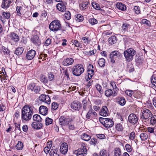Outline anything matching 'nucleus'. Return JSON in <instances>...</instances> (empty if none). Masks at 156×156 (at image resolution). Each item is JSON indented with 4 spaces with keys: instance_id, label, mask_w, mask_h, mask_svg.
Masks as SVG:
<instances>
[{
    "instance_id": "412c9836",
    "label": "nucleus",
    "mask_w": 156,
    "mask_h": 156,
    "mask_svg": "<svg viewBox=\"0 0 156 156\" xmlns=\"http://www.w3.org/2000/svg\"><path fill=\"white\" fill-rule=\"evenodd\" d=\"M57 9L59 11L63 12L66 9V7L63 2L58 3L56 5Z\"/></svg>"
},
{
    "instance_id": "4be33fe9",
    "label": "nucleus",
    "mask_w": 156,
    "mask_h": 156,
    "mask_svg": "<svg viewBox=\"0 0 156 156\" xmlns=\"http://www.w3.org/2000/svg\"><path fill=\"white\" fill-rule=\"evenodd\" d=\"M9 37L12 40L16 42L18 41L20 39L18 35L14 32H12L10 34Z\"/></svg>"
},
{
    "instance_id": "7c9ffc66",
    "label": "nucleus",
    "mask_w": 156,
    "mask_h": 156,
    "mask_svg": "<svg viewBox=\"0 0 156 156\" xmlns=\"http://www.w3.org/2000/svg\"><path fill=\"white\" fill-rule=\"evenodd\" d=\"M81 138L84 140L88 141L90 139L91 137L87 133H83L81 135Z\"/></svg>"
},
{
    "instance_id": "774afa93",
    "label": "nucleus",
    "mask_w": 156,
    "mask_h": 156,
    "mask_svg": "<svg viewBox=\"0 0 156 156\" xmlns=\"http://www.w3.org/2000/svg\"><path fill=\"white\" fill-rule=\"evenodd\" d=\"M97 142V140L95 138H92L91 139L90 143L91 145H94L96 144Z\"/></svg>"
},
{
    "instance_id": "f8f14e48",
    "label": "nucleus",
    "mask_w": 156,
    "mask_h": 156,
    "mask_svg": "<svg viewBox=\"0 0 156 156\" xmlns=\"http://www.w3.org/2000/svg\"><path fill=\"white\" fill-rule=\"evenodd\" d=\"M39 98L41 101L44 102L48 104H49L51 103L50 98L48 95L42 94L40 96Z\"/></svg>"
},
{
    "instance_id": "58836bf2",
    "label": "nucleus",
    "mask_w": 156,
    "mask_h": 156,
    "mask_svg": "<svg viewBox=\"0 0 156 156\" xmlns=\"http://www.w3.org/2000/svg\"><path fill=\"white\" fill-rule=\"evenodd\" d=\"M116 41V37L115 36H111L108 39L109 43L112 44L115 43Z\"/></svg>"
},
{
    "instance_id": "de8ad7c7",
    "label": "nucleus",
    "mask_w": 156,
    "mask_h": 156,
    "mask_svg": "<svg viewBox=\"0 0 156 156\" xmlns=\"http://www.w3.org/2000/svg\"><path fill=\"white\" fill-rule=\"evenodd\" d=\"M53 122V119L49 117H47L45 119V124L46 126H48L51 124Z\"/></svg>"
},
{
    "instance_id": "c9c22d12",
    "label": "nucleus",
    "mask_w": 156,
    "mask_h": 156,
    "mask_svg": "<svg viewBox=\"0 0 156 156\" xmlns=\"http://www.w3.org/2000/svg\"><path fill=\"white\" fill-rule=\"evenodd\" d=\"M114 154L113 156H120L121 154V150L119 148H115L114 151Z\"/></svg>"
},
{
    "instance_id": "a19ab883",
    "label": "nucleus",
    "mask_w": 156,
    "mask_h": 156,
    "mask_svg": "<svg viewBox=\"0 0 156 156\" xmlns=\"http://www.w3.org/2000/svg\"><path fill=\"white\" fill-rule=\"evenodd\" d=\"M150 123L151 125L154 126L156 125V115H153L151 116L150 119Z\"/></svg>"
},
{
    "instance_id": "dca6fc26",
    "label": "nucleus",
    "mask_w": 156,
    "mask_h": 156,
    "mask_svg": "<svg viewBox=\"0 0 156 156\" xmlns=\"http://www.w3.org/2000/svg\"><path fill=\"white\" fill-rule=\"evenodd\" d=\"M92 108H90L87 114L86 117L87 119H90L91 118H93L96 116L97 114L95 112H93Z\"/></svg>"
},
{
    "instance_id": "5701e85b",
    "label": "nucleus",
    "mask_w": 156,
    "mask_h": 156,
    "mask_svg": "<svg viewBox=\"0 0 156 156\" xmlns=\"http://www.w3.org/2000/svg\"><path fill=\"white\" fill-rule=\"evenodd\" d=\"M90 67H92L91 69H88L87 70L88 73V77H87V79H88L89 80L90 79H91L92 76L94 74V70L93 69H94L93 66V65H90ZM87 81H88L87 80Z\"/></svg>"
},
{
    "instance_id": "49530a36",
    "label": "nucleus",
    "mask_w": 156,
    "mask_h": 156,
    "mask_svg": "<svg viewBox=\"0 0 156 156\" xmlns=\"http://www.w3.org/2000/svg\"><path fill=\"white\" fill-rule=\"evenodd\" d=\"M125 148L126 151L128 152H130L133 150V148L129 144H126L125 145Z\"/></svg>"
},
{
    "instance_id": "6e6552de",
    "label": "nucleus",
    "mask_w": 156,
    "mask_h": 156,
    "mask_svg": "<svg viewBox=\"0 0 156 156\" xmlns=\"http://www.w3.org/2000/svg\"><path fill=\"white\" fill-rule=\"evenodd\" d=\"M70 106L71 108L73 110L79 111L81 107V105L79 101H75L71 104Z\"/></svg>"
},
{
    "instance_id": "37998d69",
    "label": "nucleus",
    "mask_w": 156,
    "mask_h": 156,
    "mask_svg": "<svg viewBox=\"0 0 156 156\" xmlns=\"http://www.w3.org/2000/svg\"><path fill=\"white\" fill-rule=\"evenodd\" d=\"M113 92L112 90L108 89L105 91V94L107 97H109L111 95L112 96Z\"/></svg>"
},
{
    "instance_id": "a878e982",
    "label": "nucleus",
    "mask_w": 156,
    "mask_h": 156,
    "mask_svg": "<svg viewBox=\"0 0 156 156\" xmlns=\"http://www.w3.org/2000/svg\"><path fill=\"white\" fill-rule=\"evenodd\" d=\"M88 100L89 99L86 98L82 101V106L84 110H86L87 108L88 105L89 104V102L88 101Z\"/></svg>"
},
{
    "instance_id": "72a5a7b5",
    "label": "nucleus",
    "mask_w": 156,
    "mask_h": 156,
    "mask_svg": "<svg viewBox=\"0 0 156 156\" xmlns=\"http://www.w3.org/2000/svg\"><path fill=\"white\" fill-rule=\"evenodd\" d=\"M2 72H0V74H1L0 76V78L1 80H5L6 79V76H5L6 75V73L4 68H2Z\"/></svg>"
},
{
    "instance_id": "8fccbe9b",
    "label": "nucleus",
    "mask_w": 156,
    "mask_h": 156,
    "mask_svg": "<svg viewBox=\"0 0 156 156\" xmlns=\"http://www.w3.org/2000/svg\"><path fill=\"white\" fill-rule=\"evenodd\" d=\"M58 105L57 102H53L51 104V109L53 110H56L58 107Z\"/></svg>"
},
{
    "instance_id": "0e129e2a",
    "label": "nucleus",
    "mask_w": 156,
    "mask_h": 156,
    "mask_svg": "<svg viewBox=\"0 0 156 156\" xmlns=\"http://www.w3.org/2000/svg\"><path fill=\"white\" fill-rule=\"evenodd\" d=\"M41 89V87L39 86H35L33 91L36 93H39Z\"/></svg>"
},
{
    "instance_id": "69168bd1",
    "label": "nucleus",
    "mask_w": 156,
    "mask_h": 156,
    "mask_svg": "<svg viewBox=\"0 0 156 156\" xmlns=\"http://www.w3.org/2000/svg\"><path fill=\"white\" fill-rule=\"evenodd\" d=\"M51 40L48 38L46 40L44 45L46 46H48L51 44Z\"/></svg>"
},
{
    "instance_id": "13d9d810",
    "label": "nucleus",
    "mask_w": 156,
    "mask_h": 156,
    "mask_svg": "<svg viewBox=\"0 0 156 156\" xmlns=\"http://www.w3.org/2000/svg\"><path fill=\"white\" fill-rule=\"evenodd\" d=\"M116 129L118 131H122L123 129L122 125L120 123L116 125Z\"/></svg>"
},
{
    "instance_id": "20e7f679",
    "label": "nucleus",
    "mask_w": 156,
    "mask_h": 156,
    "mask_svg": "<svg viewBox=\"0 0 156 156\" xmlns=\"http://www.w3.org/2000/svg\"><path fill=\"white\" fill-rule=\"evenodd\" d=\"M84 71L83 66L81 64H78L74 66L73 68L72 72L73 75L78 76L83 73Z\"/></svg>"
},
{
    "instance_id": "bf43d9fd",
    "label": "nucleus",
    "mask_w": 156,
    "mask_h": 156,
    "mask_svg": "<svg viewBox=\"0 0 156 156\" xmlns=\"http://www.w3.org/2000/svg\"><path fill=\"white\" fill-rule=\"evenodd\" d=\"M35 86V83H30L28 86V89L29 90H30L31 91H33Z\"/></svg>"
},
{
    "instance_id": "a211bd4d",
    "label": "nucleus",
    "mask_w": 156,
    "mask_h": 156,
    "mask_svg": "<svg viewBox=\"0 0 156 156\" xmlns=\"http://www.w3.org/2000/svg\"><path fill=\"white\" fill-rule=\"evenodd\" d=\"M108 109L107 107L104 106L102 107L99 113L100 115L103 116H106L108 115Z\"/></svg>"
},
{
    "instance_id": "4c0bfd02",
    "label": "nucleus",
    "mask_w": 156,
    "mask_h": 156,
    "mask_svg": "<svg viewBox=\"0 0 156 156\" xmlns=\"http://www.w3.org/2000/svg\"><path fill=\"white\" fill-rule=\"evenodd\" d=\"M98 64L100 67H104L105 64V59L103 58H100L98 60Z\"/></svg>"
},
{
    "instance_id": "338daca9",
    "label": "nucleus",
    "mask_w": 156,
    "mask_h": 156,
    "mask_svg": "<svg viewBox=\"0 0 156 156\" xmlns=\"http://www.w3.org/2000/svg\"><path fill=\"white\" fill-rule=\"evenodd\" d=\"M151 82L153 85L156 86V77L153 78V76H152L151 79Z\"/></svg>"
},
{
    "instance_id": "f03ea898",
    "label": "nucleus",
    "mask_w": 156,
    "mask_h": 156,
    "mask_svg": "<svg viewBox=\"0 0 156 156\" xmlns=\"http://www.w3.org/2000/svg\"><path fill=\"white\" fill-rule=\"evenodd\" d=\"M136 53L135 50L132 48H129L124 51V55L126 61L127 62L131 61Z\"/></svg>"
},
{
    "instance_id": "6ab92c4d",
    "label": "nucleus",
    "mask_w": 156,
    "mask_h": 156,
    "mask_svg": "<svg viewBox=\"0 0 156 156\" xmlns=\"http://www.w3.org/2000/svg\"><path fill=\"white\" fill-rule=\"evenodd\" d=\"M50 156H59V152L58 149L55 147H52L49 153Z\"/></svg>"
},
{
    "instance_id": "09e8293b",
    "label": "nucleus",
    "mask_w": 156,
    "mask_h": 156,
    "mask_svg": "<svg viewBox=\"0 0 156 156\" xmlns=\"http://www.w3.org/2000/svg\"><path fill=\"white\" fill-rule=\"evenodd\" d=\"M2 15L5 18L7 19H9L10 16V14L9 12H3L2 13Z\"/></svg>"
},
{
    "instance_id": "393cba45",
    "label": "nucleus",
    "mask_w": 156,
    "mask_h": 156,
    "mask_svg": "<svg viewBox=\"0 0 156 156\" xmlns=\"http://www.w3.org/2000/svg\"><path fill=\"white\" fill-rule=\"evenodd\" d=\"M116 6L118 9L122 11H125L126 9V5L121 2L117 3L116 4Z\"/></svg>"
},
{
    "instance_id": "f704fd0d",
    "label": "nucleus",
    "mask_w": 156,
    "mask_h": 156,
    "mask_svg": "<svg viewBox=\"0 0 156 156\" xmlns=\"http://www.w3.org/2000/svg\"><path fill=\"white\" fill-rule=\"evenodd\" d=\"M75 20L77 22H80L83 20V16L80 14H77L75 16Z\"/></svg>"
},
{
    "instance_id": "680f3d73",
    "label": "nucleus",
    "mask_w": 156,
    "mask_h": 156,
    "mask_svg": "<svg viewBox=\"0 0 156 156\" xmlns=\"http://www.w3.org/2000/svg\"><path fill=\"white\" fill-rule=\"evenodd\" d=\"M134 10L136 14H139L140 13V7L137 6H135L134 8Z\"/></svg>"
},
{
    "instance_id": "1a4fd4ad",
    "label": "nucleus",
    "mask_w": 156,
    "mask_h": 156,
    "mask_svg": "<svg viewBox=\"0 0 156 156\" xmlns=\"http://www.w3.org/2000/svg\"><path fill=\"white\" fill-rule=\"evenodd\" d=\"M70 120V118L61 116L59 119V124L62 126H65Z\"/></svg>"
},
{
    "instance_id": "39448f33",
    "label": "nucleus",
    "mask_w": 156,
    "mask_h": 156,
    "mask_svg": "<svg viewBox=\"0 0 156 156\" xmlns=\"http://www.w3.org/2000/svg\"><path fill=\"white\" fill-rule=\"evenodd\" d=\"M152 115V113L150 110L144 108L142 112L141 118L143 121L146 122L149 120V117Z\"/></svg>"
},
{
    "instance_id": "4468645a",
    "label": "nucleus",
    "mask_w": 156,
    "mask_h": 156,
    "mask_svg": "<svg viewBox=\"0 0 156 156\" xmlns=\"http://www.w3.org/2000/svg\"><path fill=\"white\" fill-rule=\"evenodd\" d=\"M13 1V0H2L1 7L7 9L10 6V4Z\"/></svg>"
},
{
    "instance_id": "2eb2a0df",
    "label": "nucleus",
    "mask_w": 156,
    "mask_h": 156,
    "mask_svg": "<svg viewBox=\"0 0 156 156\" xmlns=\"http://www.w3.org/2000/svg\"><path fill=\"white\" fill-rule=\"evenodd\" d=\"M105 121L104 122V123L103 124L104 126L107 128H109L112 127L113 126L114 122L110 119L108 118H106Z\"/></svg>"
},
{
    "instance_id": "473e14b6",
    "label": "nucleus",
    "mask_w": 156,
    "mask_h": 156,
    "mask_svg": "<svg viewBox=\"0 0 156 156\" xmlns=\"http://www.w3.org/2000/svg\"><path fill=\"white\" fill-rule=\"evenodd\" d=\"M140 136L142 141L146 140L148 137L147 133L145 132L141 133Z\"/></svg>"
},
{
    "instance_id": "2f4dec72",
    "label": "nucleus",
    "mask_w": 156,
    "mask_h": 156,
    "mask_svg": "<svg viewBox=\"0 0 156 156\" xmlns=\"http://www.w3.org/2000/svg\"><path fill=\"white\" fill-rule=\"evenodd\" d=\"M40 81L44 84L47 83L48 81L47 77L43 74L41 75L40 76Z\"/></svg>"
},
{
    "instance_id": "0eeeda50",
    "label": "nucleus",
    "mask_w": 156,
    "mask_h": 156,
    "mask_svg": "<svg viewBox=\"0 0 156 156\" xmlns=\"http://www.w3.org/2000/svg\"><path fill=\"white\" fill-rule=\"evenodd\" d=\"M121 55V53L117 51H112L110 55L111 62L113 63H115V60L120 57Z\"/></svg>"
},
{
    "instance_id": "603ef678",
    "label": "nucleus",
    "mask_w": 156,
    "mask_h": 156,
    "mask_svg": "<svg viewBox=\"0 0 156 156\" xmlns=\"http://www.w3.org/2000/svg\"><path fill=\"white\" fill-rule=\"evenodd\" d=\"M96 87L97 90L101 94H103V91L102 90V87L99 84H97L96 85Z\"/></svg>"
},
{
    "instance_id": "a18cd8bd",
    "label": "nucleus",
    "mask_w": 156,
    "mask_h": 156,
    "mask_svg": "<svg viewBox=\"0 0 156 156\" xmlns=\"http://www.w3.org/2000/svg\"><path fill=\"white\" fill-rule=\"evenodd\" d=\"M16 147L18 150H21L23 147V144L21 141H19L16 145Z\"/></svg>"
},
{
    "instance_id": "6e6d98bb",
    "label": "nucleus",
    "mask_w": 156,
    "mask_h": 156,
    "mask_svg": "<svg viewBox=\"0 0 156 156\" xmlns=\"http://www.w3.org/2000/svg\"><path fill=\"white\" fill-rule=\"evenodd\" d=\"M125 93L127 95L131 97L133 94V91L132 90H126Z\"/></svg>"
},
{
    "instance_id": "e2e57ef3",
    "label": "nucleus",
    "mask_w": 156,
    "mask_h": 156,
    "mask_svg": "<svg viewBox=\"0 0 156 156\" xmlns=\"http://www.w3.org/2000/svg\"><path fill=\"white\" fill-rule=\"evenodd\" d=\"M92 5L93 7L96 10H99L100 9L99 5L98 3H92Z\"/></svg>"
},
{
    "instance_id": "c03bdc74",
    "label": "nucleus",
    "mask_w": 156,
    "mask_h": 156,
    "mask_svg": "<svg viewBox=\"0 0 156 156\" xmlns=\"http://www.w3.org/2000/svg\"><path fill=\"white\" fill-rule=\"evenodd\" d=\"M32 41L35 44H38V43L39 42V37L37 35L34 36L32 38Z\"/></svg>"
},
{
    "instance_id": "e433bc0d",
    "label": "nucleus",
    "mask_w": 156,
    "mask_h": 156,
    "mask_svg": "<svg viewBox=\"0 0 156 156\" xmlns=\"http://www.w3.org/2000/svg\"><path fill=\"white\" fill-rule=\"evenodd\" d=\"M33 119L34 121L37 122H41L42 119L40 115L37 114L34 115L33 116Z\"/></svg>"
},
{
    "instance_id": "9b49d317",
    "label": "nucleus",
    "mask_w": 156,
    "mask_h": 156,
    "mask_svg": "<svg viewBox=\"0 0 156 156\" xmlns=\"http://www.w3.org/2000/svg\"><path fill=\"white\" fill-rule=\"evenodd\" d=\"M60 151L62 154H65L68 151V145L66 143H62L60 146Z\"/></svg>"
},
{
    "instance_id": "7ed1b4c3",
    "label": "nucleus",
    "mask_w": 156,
    "mask_h": 156,
    "mask_svg": "<svg viewBox=\"0 0 156 156\" xmlns=\"http://www.w3.org/2000/svg\"><path fill=\"white\" fill-rule=\"evenodd\" d=\"M49 28L51 31L54 32L60 30L62 28L60 21L58 20L53 21L49 24Z\"/></svg>"
},
{
    "instance_id": "423d86ee",
    "label": "nucleus",
    "mask_w": 156,
    "mask_h": 156,
    "mask_svg": "<svg viewBox=\"0 0 156 156\" xmlns=\"http://www.w3.org/2000/svg\"><path fill=\"white\" fill-rule=\"evenodd\" d=\"M128 120L131 124L135 125L138 122V118L135 114L131 113L128 116Z\"/></svg>"
},
{
    "instance_id": "cd10ccee",
    "label": "nucleus",
    "mask_w": 156,
    "mask_h": 156,
    "mask_svg": "<svg viewBox=\"0 0 156 156\" xmlns=\"http://www.w3.org/2000/svg\"><path fill=\"white\" fill-rule=\"evenodd\" d=\"M88 1L83 2L80 4L79 6L81 10H84L87 9V6L88 4Z\"/></svg>"
},
{
    "instance_id": "3c124183",
    "label": "nucleus",
    "mask_w": 156,
    "mask_h": 156,
    "mask_svg": "<svg viewBox=\"0 0 156 156\" xmlns=\"http://www.w3.org/2000/svg\"><path fill=\"white\" fill-rule=\"evenodd\" d=\"M113 84L114 85V87H113L114 89V92L113 94H112V96L115 97L117 95V91L119 90V89L116 87L115 83H113Z\"/></svg>"
},
{
    "instance_id": "f257e3e1",
    "label": "nucleus",
    "mask_w": 156,
    "mask_h": 156,
    "mask_svg": "<svg viewBox=\"0 0 156 156\" xmlns=\"http://www.w3.org/2000/svg\"><path fill=\"white\" fill-rule=\"evenodd\" d=\"M34 108L28 105H25L22 108L21 119L23 121H28L31 119L34 113Z\"/></svg>"
},
{
    "instance_id": "b1692460",
    "label": "nucleus",
    "mask_w": 156,
    "mask_h": 156,
    "mask_svg": "<svg viewBox=\"0 0 156 156\" xmlns=\"http://www.w3.org/2000/svg\"><path fill=\"white\" fill-rule=\"evenodd\" d=\"M42 124L41 123L33 122L31 124L32 127L34 129H39L42 127Z\"/></svg>"
},
{
    "instance_id": "ea45409f",
    "label": "nucleus",
    "mask_w": 156,
    "mask_h": 156,
    "mask_svg": "<svg viewBox=\"0 0 156 156\" xmlns=\"http://www.w3.org/2000/svg\"><path fill=\"white\" fill-rule=\"evenodd\" d=\"M1 50V51L4 53V55H9L10 52L8 48H6L4 46H2V47Z\"/></svg>"
},
{
    "instance_id": "052dcab7",
    "label": "nucleus",
    "mask_w": 156,
    "mask_h": 156,
    "mask_svg": "<svg viewBox=\"0 0 156 156\" xmlns=\"http://www.w3.org/2000/svg\"><path fill=\"white\" fill-rule=\"evenodd\" d=\"M130 25L126 23H124L123 24L122 27V29L124 31H127L128 30V28Z\"/></svg>"
},
{
    "instance_id": "864d4df0",
    "label": "nucleus",
    "mask_w": 156,
    "mask_h": 156,
    "mask_svg": "<svg viewBox=\"0 0 156 156\" xmlns=\"http://www.w3.org/2000/svg\"><path fill=\"white\" fill-rule=\"evenodd\" d=\"M89 22L92 25H95L98 23L97 20L94 18L90 19Z\"/></svg>"
},
{
    "instance_id": "5fc2aeb1",
    "label": "nucleus",
    "mask_w": 156,
    "mask_h": 156,
    "mask_svg": "<svg viewBox=\"0 0 156 156\" xmlns=\"http://www.w3.org/2000/svg\"><path fill=\"white\" fill-rule=\"evenodd\" d=\"M64 16L66 19L67 20H69L71 19V14L69 11L66 12L64 14Z\"/></svg>"
},
{
    "instance_id": "c756f323",
    "label": "nucleus",
    "mask_w": 156,
    "mask_h": 156,
    "mask_svg": "<svg viewBox=\"0 0 156 156\" xmlns=\"http://www.w3.org/2000/svg\"><path fill=\"white\" fill-rule=\"evenodd\" d=\"M23 51L24 48L23 47H19L16 48L15 53L17 55H20L23 53Z\"/></svg>"
},
{
    "instance_id": "9d476101",
    "label": "nucleus",
    "mask_w": 156,
    "mask_h": 156,
    "mask_svg": "<svg viewBox=\"0 0 156 156\" xmlns=\"http://www.w3.org/2000/svg\"><path fill=\"white\" fill-rule=\"evenodd\" d=\"M36 54V51L34 50L28 51L26 55V58L29 60L32 59Z\"/></svg>"
},
{
    "instance_id": "f3484780",
    "label": "nucleus",
    "mask_w": 156,
    "mask_h": 156,
    "mask_svg": "<svg viewBox=\"0 0 156 156\" xmlns=\"http://www.w3.org/2000/svg\"><path fill=\"white\" fill-rule=\"evenodd\" d=\"M74 59L71 58H67L64 59L62 63L65 66H69L72 65L74 62Z\"/></svg>"
},
{
    "instance_id": "4d7b16f0",
    "label": "nucleus",
    "mask_w": 156,
    "mask_h": 156,
    "mask_svg": "<svg viewBox=\"0 0 156 156\" xmlns=\"http://www.w3.org/2000/svg\"><path fill=\"white\" fill-rule=\"evenodd\" d=\"M51 147V144H49V146H47L44 147V151L46 154H47L49 153Z\"/></svg>"
},
{
    "instance_id": "ddd939ff",
    "label": "nucleus",
    "mask_w": 156,
    "mask_h": 156,
    "mask_svg": "<svg viewBox=\"0 0 156 156\" xmlns=\"http://www.w3.org/2000/svg\"><path fill=\"white\" fill-rule=\"evenodd\" d=\"M87 152L86 147L83 146L82 148H80L78 149L77 155V156H84L86 155Z\"/></svg>"
},
{
    "instance_id": "79ce46f5",
    "label": "nucleus",
    "mask_w": 156,
    "mask_h": 156,
    "mask_svg": "<svg viewBox=\"0 0 156 156\" xmlns=\"http://www.w3.org/2000/svg\"><path fill=\"white\" fill-rule=\"evenodd\" d=\"M100 155L101 156H109V154L106 150L103 149L100 152Z\"/></svg>"
},
{
    "instance_id": "c85d7f7f",
    "label": "nucleus",
    "mask_w": 156,
    "mask_h": 156,
    "mask_svg": "<svg viewBox=\"0 0 156 156\" xmlns=\"http://www.w3.org/2000/svg\"><path fill=\"white\" fill-rule=\"evenodd\" d=\"M117 101L118 103L121 106L124 105L126 102V100L123 97L118 98Z\"/></svg>"
},
{
    "instance_id": "bb28decb",
    "label": "nucleus",
    "mask_w": 156,
    "mask_h": 156,
    "mask_svg": "<svg viewBox=\"0 0 156 156\" xmlns=\"http://www.w3.org/2000/svg\"><path fill=\"white\" fill-rule=\"evenodd\" d=\"M73 122V120L72 119L70 118L69 122L67 123L65 126L70 130H73L74 129L75 127Z\"/></svg>"
},
{
    "instance_id": "aec40b11",
    "label": "nucleus",
    "mask_w": 156,
    "mask_h": 156,
    "mask_svg": "<svg viewBox=\"0 0 156 156\" xmlns=\"http://www.w3.org/2000/svg\"><path fill=\"white\" fill-rule=\"evenodd\" d=\"M39 110L40 113L43 115H46L48 113V108L44 106L41 105L40 106Z\"/></svg>"
}]
</instances>
